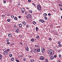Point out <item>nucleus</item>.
I'll use <instances>...</instances> for the list:
<instances>
[{
	"label": "nucleus",
	"instance_id": "nucleus-1",
	"mask_svg": "<svg viewBox=\"0 0 62 62\" xmlns=\"http://www.w3.org/2000/svg\"><path fill=\"white\" fill-rule=\"evenodd\" d=\"M48 53L49 54V56L50 55H52L54 54V52L53 51V50L52 49H50L48 51Z\"/></svg>",
	"mask_w": 62,
	"mask_h": 62
},
{
	"label": "nucleus",
	"instance_id": "nucleus-2",
	"mask_svg": "<svg viewBox=\"0 0 62 62\" xmlns=\"http://www.w3.org/2000/svg\"><path fill=\"white\" fill-rule=\"evenodd\" d=\"M5 55H7L8 54V51L7 50H5L4 52L3 53Z\"/></svg>",
	"mask_w": 62,
	"mask_h": 62
},
{
	"label": "nucleus",
	"instance_id": "nucleus-3",
	"mask_svg": "<svg viewBox=\"0 0 62 62\" xmlns=\"http://www.w3.org/2000/svg\"><path fill=\"white\" fill-rule=\"evenodd\" d=\"M41 51L42 53H44V51H45V49H44V48L43 47L42 48H41Z\"/></svg>",
	"mask_w": 62,
	"mask_h": 62
},
{
	"label": "nucleus",
	"instance_id": "nucleus-4",
	"mask_svg": "<svg viewBox=\"0 0 62 62\" xmlns=\"http://www.w3.org/2000/svg\"><path fill=\"white\" fill-rule=\"evenodd\" d=\"M21 10L23 13H24V9L23 8H22L21 9Z\"/></svg>",
	"mask_w": 62,
	"mask_h": 62
},
{
	"label": "nucleus",
	"instance_id": "nucleus-5",
	"mask_svg": "<svg viewBox=\"0 0 62 62\" xmlns=\"http://www.w3.org/2000/svg\"><path fill=\"white\" fill-rule=\"evenodd\" d=\"M49 58L46 59L45 60V62H49Z\"/></svg>",
	"mask_w": 62,
	"mask_h": 62
},
{
	"label": "nucleus",
	"instance_id": "nucleus-6",
	"mask_svg": "<svg viewBox=\"0 0 62 62\" xmlns=\"http://www.w3.org/2000/svg\"><path fill=\"white\" fill-rule=\"evenodd\" d=\"M8 37L9 38H10V37H12V35H11V33H9L8 34Z\"/></svg>",
	"mask_w": 62,
	"mask_h": 62
},
{
	"label": "nucleus",
	"instance_id": "nucleus-7",
	"mask_svg": "<svg viewBox=\"0 0 62 62\" xmlns=\"http://www.w3.org/2000/svg\"><path fill=\"white\" fill-rule=\"evenodd\" d=\"M40 58L41 60H43L44 59V57L43 56H42Z\"/></svg>",
	"mask_w": 62,
	"mask_h": 62
},
{
	"label": "nucleus",
	"instance_id": "nucleus-8",
	"mask_svg": "<svg viewBox=\"0 0 62 62\" xmlns=\"http://www.w3.org/2000/svg\"><path fill=\"white\" fill-rule=\"evenodd\" d=\"M28 18H30L31 17V15L30 14H28Z\"/></svg>",
	"mask_w": 62,
	"mask_h": 62
},
{
	"label": "nucleus",
	"instance_id": "nucleus-9",
	"mask_svg": "<svg viewBox=\"0 0 62 62\" xmlns=\"http://www.w3.org/2000/svg\"><path fill=\"white\" fill-rule=\"evenodd\" d=\"M19 29H17V30L16 31V32L17 33H18L19 32Z\"/></svg>",
	"mask_w": 62,
	"mask_h": 62
},
{
	"label": "nucleus",
	"instance_id": "nucleus-10",
	"mask_svg": "<svg viewBox=\"0 0 62 62\" xmlns=\"http://www.w3.org/2000/svg\"><path fill=\"white\" fill-rule=\"evenodd\" d=\"M22 23H23V25H25V24H26V23H25V22H24V21H23V22Z\"/></svg>",
	"mask_w": 62,
	"mask_h": 62
},
{
	"label": "nucleus",
	"instance_id": "nucleus-11",
	"mask_svg": "<svg viewBox=\"0 0 62 62\" xmlns=\"http://www.w3.org/2000/svg\"><path fill=\"white\" fill-rule=\"evenodd\" d=\"M26 50L27 51H29V48L28 47H27L26 48Z\"/></svg>",
	"mask_w": 62,
	"mask_h": 62
},
{
	"label": "nucleus",
	"instance_id": "nucleus-12",
	"mask_svg": "<svg viewBox=\"0 0 62 62\" xmlns=\"http://www.w3.org/2000/svg\"><path fill=\"white\" fill-rule=\"evenodd\" d=\"M54 57H53L52 56H51L50 57V59L51 60H53V59H54Z\"/></svg>",
	"mask_w": 62,
	"mask_h": 62
},
{
	"label": "nucleus",
	"instance_id": "nucleus-13",
	"mask_svg": "<svg viewBox=\"0 0 62 62\" xmlns=\"http://www.w3.org/2000/svg\"><path fill=\"white\" fill-rule=\"evenodd\" d=\"M2 55L0 54V60H1V58H2Z\"/></svg>",
	"mask_w": 62,
	"mask_h": 62
},
{
	"label": "nucleus",
	"instance_id": "nucleus-14",
	"mask_svg": "<svg viewBox=\"0 0 62 62\" xmlns=\"http://www.w3.org/2000/svg\"><path fill=\"white\" fill-rule=\"evenodd\" d=\"M41 8L40 6L39 5H38L37 6V8Z\"/></svg>",
	"mask_w": 62,
	"mask_h": 62
},
{
	"label": "nucleus",
	"instance_id": "nucleus-15",
	"mask_svg": "<svg viewBox=\"0 0 62 62\" xmlns=\"http://www.w3.org/2000/svg\"><path fill=\"white\" fill-rule=\"evenodd\" d=\"M19 26L20 27H22V24H19Z\"/></svg>",
	"mask_w": 62,
	"mask_h": 62
},
{
	"label": "nucleus",
	"instance_id": "nucleus-16",
	"mask_svg": "<svg viewBox=\"0 0 62 62\" xmlns=\"http://www.w3.org/2000/svg\"><path fill=\"white\" fill-rule=\"evenodd\" d=\"M41 23H44V21L43 20V19H41Z\"/></svg>",
	"mask_w": 62,
	"mask_h": 62
},
{
	"label": "nucleus",
	"instance_id": "nucleus-17",
	"mask_svg": "<svg viewBox=\"0 0 62 62\" xmlns=\"http://www.w3.org/2000/svg\"><path fill=\"white\" fill-rule=\"evenodd\" d=\"M33 51L35 53H37V50H33Z\"/></svg>",
	"mask_w": 62,
	"mask_h": 62
},
{
	"label": "nucleus",
	"instance_id": "nucleus-18",
	"mask_svg": "<svg viewBox=\"0 0 62 62\" xmlns=\"http://www.w3.org/2000/svg\"><path fill=\"white\" fill-rule=\"evenodd\" d=\"M43 15L44 16H46L47 15V14L46 13H44L43 14Z\"/></svg>",
	"mask_w": 62,
	"mask_h": 62
},
{
	"label": "nucleus",
	"instance_id": "nucleus-19",
	"mask_svg": "<svg viewBox=\"0 0 62 62\" xmlns=\"http://www.w3.org/2000/svg\"><path fill=\"white\" fill-rule=\"evenodd\" d=\"M33 24H34V25H35V24H36V22L35 21H33Z\"/></svg>",
	"mask_w": 62,
	"mask_h": 62
},
{
	"label": "nucleus",
	"instance_id": "nucleus-20",
	"mask_svg": "<svg viewBox=\"0 0 62 62\" xmlns=\"http://www.w3.org/2000/svg\"><path fill=\"white\" fill-rule=\"evenodd\" d=\"M37 52H40V49H38L37 50Z\"/></svg>",
	"mask_w": 62,
	"mask_h": 62
},
{
	"label": "nucleus",
	"instance_id": "nucleus-21",
	"mask_svg": "<svg viewBox=\"0 0 62 62\" xmlns=\"http://www.w3.org/2000/svg\"><path fill=\"white\" fill-rule=\"evenodd\" d=\"M14 19L15 20H17V17H16L15 16V17L14 18Z\"/></svg>",
	"mask_w": 62,
	"mask_h": 62
},
{
	"label": "nucleus",
	"instance_id": "nucleus-22",
	"mask_svg": "<svg viewBox=\"0 0 62 62\" xmlns=\"http://www.w3.org/2000/svg\"><path fill=\"white\" fill-rule=\"evenodd\" d=\"M38 10H40V9H41V7H40V8H37Z\"/></svg>",
	"mask_w": 62,
	"mask_h": 62
},
{
	"label": "nucleus",
	"instance_id": "nucleus-23",
	"mask_svg": "<svg viewBox=\"0 0 62 62\" xmlns=\"http://www.w3.org/2000/svg\"><path fill=\"white\" fill-rule=\"evenodd\" d=\"M58 56L59 58H61V55L60 54Z\"/></svg>",
	"mask_w": 62,
	"mask_h": 62
},
{
	"label": "nucleus",
	"instance_id": "nucleus-24",
	"mask_svg": "<svg viewBox=\"0 0 62 62\" xmlns=\"http://www.w3.org/2000/svg\"><path fill=\"white\" fill-rule=\"evenodd\" d=\"M31 62H34V60L33 59H31Z\"/></svg>",
	"mask_w": 62,
	"mask_h": 62
},
{
	"label": "nucleus",
	"instance_id": "nucleus-25",
	"mask_svg": "<svg viewBox=\"0 0 62 62\" xmlns=\"http://www.w3.org/2000/svg\"><path fill=\"white\" fill-rule=\"evenodd\" d=\"M58 46L59 47H62V46H61V45L59 44L58 45Z\"/></svg>",
	"mask_w": 62,
	"mask_h": 62
},
{
	"label": "nucleus",
	"instance_id": "nucleus-26",
	"mask_svg": "<svg viewBox=\"0 0 62 62\" xmlns=\"http://www.w3.org/2000/svg\"><path fill=\"white\" fill-rule=\"evenodd\" d=\"M9 56H10V57H12V54H10L9 55Z\"/></svg>",
	"mask_w": 62,
	"mask_h": 62
},
{
	"label": "nucleus",
	"instance_id": "nucleus-27",
	"mask_svg": "<svg viewBox=\"0 0 62 62\" xmlns=\"http://www.w3.org/2000/svg\"><path fill=\"white\" fill-rule=\"evenodd\" d=\"M31 40L32 42H33L34 41V39H32Z\"/></svg>",
	"mask_w": 62,
	"mask_h": 62
},
{
	"label": "nucleus",
	"instance_id": "nucleus-28",
	"mask_svg": "<svg viewBox=\"0 0 62 62\" xmlns=\"http://www.w3.org/2000/svg\"><path fill=\"white\" fill-rule=\"evenodd\" d=\"M38 29H39V28H38V27H36V31H38Z\"/></svg>",
	"mask_w": 62,
	"mask_h": 62
},
{
	"label": "nucleus",
	"instance_id": "nucleus-29",
	"mask_svg": "<svg viewBox=\"0 0 62 62\" xmlns=\"http://www.w3.org/2000/svg\"><path fill=\"white\" fill-rule=\"evenodd\" d=\"M11 18H12V19H13V18H14V16L13 15H12L11 16Z\"/></svg>",
	"mask_w": 62,
	"mask_h": 62
},
{
	"label": "nucleus",
	"instance_id": "nucleus-30",
	"mask_svg": "<svg viewBox=\"0 0 62 62\" xmlns=\"http://www.w3.org/2000/svg\"><path fill=\"white\" fill-rule=\"evenodd\" d=\"M26 27H27V28H28L29 27V25H27L26 26Z\"/></svg>",
	"mask_w": 62,
	"mask_h": 62
},
{
	"label": "nucleus",
	"instance_id": "nucleus-31",
	"mask_svg": "<svg viewBox=\"0 0 62 62\" xmlns=\"http://www.w3.org/2000/svg\"><path fill=\"white\" fill-rule=\"evenodd\" d=\"M36 38L37 39H39V35H37L36 36Z\"/></svg>",
	"mask_w": 62,
	"mask_h": 62
},
{
	"label": "nucleus",
	"instance_id": "nucleus-32",
	"mask_svg": "<svg viewBox=\"0 0 62 62\" xmlns=\"http://www.w3.org/2000/svg\"><path fill=\"white\" fill-rule=\"evenodd\" d=\"M11 61H14V58H12L11 59Z\"/></svg>",
	"mask_w": 62,
	"mask_h": 62
},
{
	"label": "nucleus",
	"instance_id": "nucleus-33",
	"mask_svg": "<svg viewBox=\"0 0 62 62\" xmlns=\"http://www.w3.org/2000/svg\"><path fill=\"white\" fill-rule=\"evenodd\" d=\"M29 11L30 13H32V11L31 10H30Z\"/></svg>",
	"mask_w": 62,
	"mask_h": 62
},
{
	"label": "nucleus",
	"instance_id": "nucleus-34",
	"mask_svg": "<svg viewBox=\"0 0 62 62\" xmlns=\"http://www.w3.org/2000/svg\"><path fill=\"white\" fill-rule=\"evenodd\" d=\"M23 60L24 61H26V58H24Z\"/></svg>",
	"mask_w": 62,
	"mask_h": 62
},
{
	"label": "nucleus",
	"instance_id": "nucleus-35",
	"mask_svg": "<svg viewBox=\"0 0 62 62\" xmlns=\"http://www.w3.org/2000/svg\"><path fill=\"white\" fill-rule=\"evenodd\" d=\"M7 21H8V22H10V19H8L7 20Z\"/></svg>",
	"mask_w": 62,
	"mask_h": 62
},
{
	"label": "nucleus",
	"instance_id": "nucleus-36",
	"mask_svg": "<svg viewBox=\"0 0 62 62\" xmlns=\"http://www.w3.org/2000/svg\"><path fill=\"white\" fill-rule=\"evenodd\" d=\"M45 19L46 20L47 19V17L46 16H45Z\"/></svg>",
	"mask_w": 62,
	"mask_h": 62
},
{
	"label": "nucleus",
	"instance_id": "nucleus-37",
	"mask_svg": "<svg viewBox=\"0 0 62 62\" xmlns=\"http://www.w3.org/2000/svg\"><path fill=\"white\" fill-rule=\"evenodd\" d=\"M16 61L17 62H19V60H16Z\"/></svg>",
	"mask_w": 62,
	"mask_h": 62
},
{
	"label": "nucleus",
	"instance_id": "nucleus-38",
	"mask_svg": "<svg viewBox=\"0 0 62 62\" xmlns=\"http://www.w3.org/2000/svg\"><path fill=\"white\" fill-rule=\"evenodd\" d=\"M57 62H61V61L59 60H58Z\"/></svg>",
	"mask_w": 62,
	"mask_h": 62
},
{
	"label": "nucleus",
	"instance_id": "nucleus-39",
	"mask_svg": "<svg viewBox=\"0 0 62 62\" xmlns=\"http://www.w3.org/2000/svg\"><path fill=\"white\" fill-rule=\"evenodd\" d=\"M5 15H2V17H5Z\"/></svg>",
	"mask_w": 62,
	"mask_h": 62
},
{
	"label": "nucleus",
	"instance_id": "nucleus-40",
	"mask_svg": "<svg viewBox=\"0 0 62 62\" xmlns=\"http://www.w3.org/2000/svg\"><path fill=\"white\" fill-rule=\"evenodd\" d=\"M49 40H51V39H52L51 38H49Z\"/></svg>",
	"mask_w": 62,
	"mask_h": 62
},
{
	"label": "nucleus",
	"instance_id": "nucleus-41",
	"mask_svg": "<svg viewBox=\"0 0 62 62\" xmlns=\"http://www.w3.org/2000/svg\"><path fill=\"white\" fill-rule=\"evenodd\" d=\"M20 44H21V45H22L23 43L22 42H20Z\"/></svg>",
	"mask_w": 62,
	"mask_h": 62
},
{
	"label": "nucleus",
	"instance_id": "nucleus-42",
	"mask_svg": "<svg viewBox=\"0 0 62 62\" xmlns=\"http://www.w3.org/2000/svg\"><path fill=\"white\" fill-rule=\"evenodd\" d=\"M6 40L7 41H9V40L8 39H7Z\"/></svg>",
	"mask_w": 62,
	"mask_h": 62
},
{
	"label": "nucleus",
	"instance_id": "nucleus-43",
	"mask_svg": "<svg viewBox=\"0 0 62 62\" xmlns=\"http://www.w3.org/2000/svg\"><path fill=\"white\" fill-rule=\"evenodd\" d=\"M59 6H60L61 7L62 6V5H61L60 4H59Z\"/></svg>",
	"mask_w": 62,
	"mask_h": 62
},
{
	"label": "nucleus",
	"instance_id": "nucleus-44",
	"mask_svg": "<svg viewBox=\"0 0 62 62\" xmlns=\"http://www.w3.org/2000/svg\"><path fill=\"white\" fill-rule=\"evenodd\" d=\"M58 52H61V50H60V49H59L58 51Z\"/></svg>",
	"mask_w": 62,
	"mask_h": 62
},
{
	"label": "nucleus",
	"instance_id": "nucleus-45",
	"mask_svg": "<svg viewBox=\"0 0 62 62\" xmlns=\"http://www.w3.org/2000/svg\"><path fill=\"white\" fill-rule=\"evenodd\" d=\"M14 27L15 28H16L17 27V26H16V25H14Z\"/></svg>",
	"mask_w": 62,
	"mask_h": 62
},
{
	"label": "nucleus",
	"instance_id": "nucleus-46",
	"mask_svg": "<svg viewBox=\"0 0 62 62\" xmlns=\"http://www.w3.org/2000/svg\"><path fill=\"white\" fill-rule=\"evenodd\" d=\"M3 2L4 3H6V0H4L3 1Z\"/></svg>",
	"mask_w": 62,
	"mask_h": 62
},
{
	"label": "nucleus",
	"instance_id": "nucleus-47",
	"mask_svg": "<svg viewBox=\"0 0 62 62\" xmlns=\"http://www.w3.org/2000/svg\"><path fill=\"white\" fill-rule=\"evenodd\" d=\"M10 50L9 49H7V51L8 52H9V51Z\"/></svg>",
	"mask_w": 62,
	"mask_h": 62
},
{
	"label": "nucleus",
	"instance_id": "nucleus-48",
	"mask_svg": "<svg viewBox=\"0 0 62 62\" xmlns=\"http://www.w3.org/2000/svg\"><path fill=\"white\" fill-rule=\"evenodd\" d=\"M55 10V9H52V10L53 11H54Z\"/></svg>",
	"mask_w": 62,
	"mask_h": 62
},
{
	"label": "nucleus",
	"instance_id": "nucleus-49",
	"mask_svg": "<svg viewBox=\"0 0 62 62\" xmlns=\"http://www.w3.org/2000/svg\"><path fill=\"white\" fill-rule=\"evenodd\" d=\"M7 44L9 45L10 44V43L9 42H8L7 43Z\"/></svg>",
	"mask_w": 62,
	"mask_h": 62
},
{
	"label": "nucleus",
	"instance_id": "nucleus-50",
	"mask_svg": "<svg viewBox=\"0 0 62 62\" xmlns=\"http://www.w3.org/2000/svg\"><path fill=\"white\" fill-rule=\"evenodd\" d=\"M19 56H20L21 57H22V56H23L22 55H20Z\"/></svg>",
	"mask_w": 62,
	"mask_h": 62
},
{
	"label": "nucleus",
	"instance_id": "nucleus-51",
	"mask_svg": "<svg viewBox=\"0 0 62 62\" xmlns=\"http://www.w3.org/2000/svg\"><path fill=\"white\" fill-rule=\"evenodd\" d=\"M35 47H38V46L37 45H35Z\"/></svg>",
	"mask_w": 62,
	"mask_h": 62
},
{
	"label": "nucleus",
	"instance_id": "nucleus-52",
	"mask_svg": "<svg viewBox=\"0 0 62 62\" xmlns=\"http://www.w3.org/2000/svg\"><path fill=\"white\" fill-rule=\"evenodd\" d=\"M48 15H49V16H51V14L50 13H48Z\"/></svg>",
	"mask_w": 62,
	"mask_h": 62
},
{
	"label": "nucleus",
	"instance_id": "nucleus-53",
	"mask_svg": "<svg viewBox=\"0 0 62 62\" xmlns=\"http://www.w3.org/2000/svg\"><path fill=\"white\" fill-rule=\"evenodd\" d=\"M60 42L58 41V44H60Z\"/></svg>",
	"mask_w": 62,
	"mask_h": 62
},
{
	"label": "nucleus",
	"instance_id": "nucleus-54",
	"mask_svg": "<svg viewBox=\"0 0 62 62\" xmlns=\"http://www.w3.org/2000/svg\"><path fill=\"white\" fill-rule=\"evenodd\" d=\"M21 18V17L20 16H18V18H19V19H20V18Z\"/></svg>",
	"mask_w": 62,
	"mask_h": 62
},
{
	"label": "nucleus",
	"instance_id": "nucleus-55",
	"mask_svg": "<svg viewBox=\"0 0 62 62\" xmlns=\"http://www.w3.org/2000/svg\"><path fill=\"white\" fill-rule=\"evenodd\" d=\"M54 57H55H55H56V55H54Z\"/></svg>",
	"mask_w": 62,
	"mask_h": 62
},
{
	"label": "nucleus",
	"instance_id": "nucleus-56",
	"mask_svg": "<svg viewBox=\"0 0 62 62\" xmlns=\"http://www.w3.org/2000/svg\"><path fill=\"white\" fill-rule=\"evenodd\" d=\"M31 0H28V2H31Z\"/></svg>",
	"mask_w": 62,
	"mask_h": 62
},
{
	"label": "nucleus",
	"instance_id": "nucleus-57",
	"mask_svg": "<svg viewBox=\"0 0 62 62\" xmlns=\"http://www.w3.org/2000/svg\"><path fill=\"white\" fill-rule=\"evenodd\" d=\"M25 14H27V12H25Z\"/></svg>",
	"mask_w": 62,
	"mask_h": 62
},
{
	"label": "nucleus",
	"instance_id": "nucleus-58",
	"mask_svg": "<svg viewBox=\"0 0 62 62\" xmlns=\"http://www.w3.org/2000/svg\"><path fill=\"white\" fill-rule=\"evenodd\" d=\"M7 16H9V14H8V15H7Z\"/></svg>",
	"mask_w": 62,
	"mask_h": 62
},
{
	"label": "nucleus",
	"instance_id": "nucleus-59",
	"mask_svg": "<svg viewBox=\"0 0 62 62\" xmlns=\"http://www.w3.org/2000/svg\"><path fill=\"white\" fill-rule=\"evenodd\" d=\"M32 56H29V57H30V58H31V57Z\"/></svg>",
	"mask_w": 62,
	"mask_h": 62
},
{
	"label": "nucleus",
	"instance_id": "nucleus-60",
	"mask_svg": "<svg viewBox=\"0 0 62 62\" xmlns=\"http://www.w3.org/2000/svg\"><path fill=\"white\" fill-rule=\"evenodd\" d=\"M34 50H35V51H37V49H34Z\"/></svg>",
	"mask_w": 62,
	"mask_h": 62
},
{
	"label": "nucleus",
	"instance_id": "nucleus-61",
	"mask_svg": "<svg viewBox=\"0 0 62 62\" xmlns=\"http://www.w3.org/2000/svg\"><path fill=\"white\" fill-rule=\"evenodd\" d=\"M39 22H41V20H40V19L39 20Z\"/></svg>",
	"mask_w": 62,
	"mask_h": 62
},
{
	"label": "nucleus",
	"instance_id": "nucleus-62",
	"mask_svg": "<svg viewBox=\"0 0 62 62\" xmlns=\"http://www.w3.org/2000/svg\"><path fill=\"white\" fill-rule=\"evenodd\" d=\"M32 5H34V4H35V3H32Z\"/></svg>",
	"mask_w": 62,
	"mask_h": 62
},
{
	"label": "nucleus",
	"instance_id": "nucleus-63",
	"mask_svg": "<svg viewBox=\"0 0 62 62\" xmlns=\"http://www.w3.org/2000/svg\"><path fill=\"white\" fill-rule=\"evenodd\" d=\"M34 6H36V4H35L34 5Z\"/></svg>",
	"mask_w": 62,
	"mask_h": 62
},
{
	"label": "nucleus",
	"instance_id": "nucleus-64",
	"mask_svg": "<svg viewBox=\"0 0 62 62\" xmlns=\"http://www.w3.org/2000/svg\"><path fill=\"white\" fill-rule=\"evenodd\" d=\"M60 9L61 10H62V8H60Z\"/></svg>",
	"mask_w": 62,
	"mask_h": 62
}]
</instances>
